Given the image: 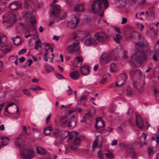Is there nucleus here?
<instances>
[{"label": "nucleus", "instance_id": "nucleus-37", "mask_svg": "<svg viewBox=\"0 0 159 159\" xmlns=\"http://www.w3.org/2000/svg\"><path fill=\"white\" fill-rule=\"evenodd\" d=\"M122 39V36L119 34H116V37L114 38V40L117 43H120V40Z\"/></svg>", "mask_w": 159, "mask_h": 159}, {"label": "nucleus", "instance_id": "nucleus-40", "mask_svg": "<svg viewBox=\"0 0 159 159\" xmlns=\"http://www.w3.org/2000/svg\"><path fill=\"white\" fill-rule=\"evenodd\" d=\"M119 146L122 149H127L128 148H129L130 147V145H125L122 143H120Z\"/></svg>", "mask_w": 159, "mask_h": 159}, {"label": "nucleus", "instance_id": "nucleus-48", "mask_svg": "<svg viewBox=\"0 0 159 159\" xmlns=\"http://www.w3.org/2000/svg\"><path fill=\"white\" fill-rule=\"evenodd\" d=\"M24 94L26 95L28 97H30L31 96V94L30 91L27 89H25L23 90Z\"/></svg>", "mask_w": 159, "mask_h": 159}, {"label": "nucleus", "instance_id": "nucleus-2", "mask_svg": "<svg viewBox=\"0 0 159 159\" xmlns=\"http://www.w3.org/2000/svg\"><path fill=\"white\" fill-rule=\"evenodd\" d=\"M89 35V32L88 30H77L73 32L72 35V39L77 38L81 41L87 38Z\"/></svg>", "mask_w": 159, "mask_h": 159}, {"label": "nucleus", "instance_id": "nucleus-5", "mask_svg": "<svg viewBox=\"0 0 159 159\" xmlns=\"http://www.w3.org/2000/svg\"><path fill=\"white\" fill-rule=\"evenodd\" d=\"M102 0H95L92 3L91 11L95 14L99 13L102 7Z\"/></svg>", "mask_w": 159, "mask_h": 159}, {"label": "nucleus", "instance_id": "nucleus-35", "mask_svg": "<svg viewBox=\"0 0 159 159\" xmlns=\"http://www.w3.org/2000/svg\"><path fill=\"white\" fill-rule=\"evenodd\" d=\"M30 89L32 90L33 91H36L39 90H44V88L42 87H40L39 86L37 85H34L31 87L30 88Z\"/></svg>", "mask_w": 159, "mask_h": 159}, {"label": "nucleus", "instance_id": "nucleus-17", "mask_svg": "<svg viewBox=\"0 0 159 159\" xmlns=\"http://www.w3.org/2000/svg\"><path fill=\"white\" fill-rule=\"evenodd\" d=\"M24 136L22 135L19 136L14 140L15 144L17 146H20L23 142H25V140L23 139Z\"/></svg>", "mask_w": 159, "mask_h": 159}, {"label": "nucleus", "instance_id": "nucleus-15", "mask_svg": "<svg viewBox=\"0 0 159 159\" xmlns=\"http://www.w3.org/2000/svg\"><path fill=\"white\" fill-rule=\"evenodd\" d=\"M79 43L78 41H76L71 46H70V52L73 51H77V54H80L79 51Z\"/></svg>", "mask_w": 159, "mask_h": 159}, {"label": "nucleus", "instance_id": "nucleus-41", "mask_svg": "<svg viewBox=\"0 0 159 159\" xmlns=\"http://www.w3.org/2000/svg\"><path fill=\"white\" fill-rule=\"evenodd\" d=\"M48 130L51 131L52 130V127L51 126H48L47 127H46L44 129V133L46 135H47L49 134L50 133V132H46V131Z\"/></svg>", "mask_w": 159, "mask_h": 159}, {"label": "nucleus", "instance_id": "nucleus-51", "mask_svg": "<svg viewBox=\"0 0 159 159\" xmlns=\"http://www.w3.org/2000/svg\"><path fill=\"white\" fill-rule=\"evenodd\" d=\"M97 141L98 140H97V139H95L93 141L92 146L93 150H94L97 146Z\"/></svg>", "mask_w": 159, "mask_h": 159}, {"label": "nucleus", "instance_id": "nucleus-20", "mask_svg": "<svg viewBox=\"0 0 159 159\" xmlns=\"http://www.w3.org/2000/svg\"><path fill=\"white\" fill-rule=\"evenodd\" d=\"M81 73L84 75H88L89 72V66L88 65L83 66L80 68Z\"/></svg>", "mask_w": 159, "mask_h": 159}, {"label": "nucleus", "instance_id": "nucleus-29", "mask_svg": "<svg viewBox=\"0 0 159 159\" xmlns=\"http://www.w3.org/2000/svg\"><path fill=\"white\" fill-rule=\"evenodd\" d=\"M26 16L29 18L31 19L30 23L33 25L36 23V20L34 16L30 13H26Z\"/></svg>", "mask_w": 159, "mask_h": 159}, {"label": "nucleus", "instance_id": "nucleus-36", "mask_svg": "<svg viewBox=\"0 0 159 159\" xmlns=\"http://www.w3.org/2000/svg\"><path fill=\"white\" fill-rule=\"evenodd\" d=\"M129 154L131 157H134L136 156L134 148L132 146L129 147Z\"/></svg>", "mask_w": 159, "mask_h": 159}, {"label": "nucleus", "instance_id": "nucleus-28", "mask_svg": "<svg viewBox=\"0 0 159 159\" xmlns=\"http://www.w3.org/2000/svg\"><path fill=\"white\" fill-rule=\"evenodd\" d=\"M102 123H101L102 125H97V123H95V127L96 129L99 130L100 134H102V131L104 129V127L105 126V124L104 121H102Z\"/></svg>", "mask_w": 159, "mask_h": 159}, {"label": "nucleus", "instance_id": "nucleus-22", "mask_svg": "<svg viewBox=\"0 0 159 159\" xmlns=\"http://www.w3.org/2000/svg\"><path fill=\"white\" fill-rule=\"evenodd\" d=\"M77 116L76 114L73 115L70 120V127L73 128L75 126L77 123Z\"/></svg>", "mask_w": 159, "mask_h": 159}, {"label": "nucleus", "instance_id": "nucleus-59", "mask_svg": "<svg viewBox=\"0 0 159 159\" xmlns=\"http://www.w3.org/2000/svg\"><path fill=\"white\" fill-rule=\"evenodd\" d=\"M127 52L125 51V50H124V54L123 56V57L124 59H127L128 57V56L127 55Z\"/></svg>", "mask_w": 159, "mask_h": 159}, {"label": "nucleus", "instance_id": "nucleus-26", "mask_svg": "<svg viewBox=\"0 0 159 159\" xmlns=\"http://www.w3.org/2000/svg\"><path fill=\"white\" fill-rule=\"evenodd\" d=\"M7 39L6 36L3 34H0V44L1 46V44L4 43V45L7 44Z\"/></svg>", "mask_w": 159, "mask_h": 159}, {"label": "nucleus", "instance_id": "nucleus-63", "mask_svg": "<svg viewBox=\"0 0 159 159\" xmlns=\"http://www.w3.org/2000/svg\"><path fill=\"white\" fill-rule=\"evenodd\" d=\"M3 63L2 61H0V72L2 71L3 69Z\"/></svg>", "mask_w": 159, "mask_h": 159}, {"label": "nucleus", "instance_id": "nucleus-50", "mask_svg": "<svg viewBox=\"0 0 159 159\" xmlns=\"http://www.w3.org/2000/svg\"><path fill=\"white\" fill-rule=\"evenodd\" d=\"M156 142L157 144L159 143V129H158L157 131V133L156 134Z\"/></svg>", "mask_w": 159, "mask_h": 159}, {"label": "nucleus", "instance_id": "nucleus-52", "mask_svg": "<svg viewBox=\"0 0 159 159\" xmlns=\"http://www.w3.org/2000/svg\"><path fill=\"white\" fill-rule=\"evenodd\" d=\"M136 26L137 28L141 30H142L144 27L143 25L139 23H137Z\"/></svg>", "mask_w": 159, "mask_h": 159}, {"label": "nucleus", "instance_id": "nucleus-1", "mask_svg": "<svg viewBox=\"0 0 159 159\" xmlns=\"http://www.w3.org/2000/svg\"><path fill=\"white\" fill-rule=\"evenodd\" d=\"M137 71L139 73L140 76L136 82H133V85L134 89H136L138 92L140 93L143 91V87L145 85L144 76L142 75L141 72L139 70H137Z\"/></svg>", "mask_w": 159, "mask_h": 159}, {"label": "nucleus", "instance_id": "nucleus-56", "mask_svg": "<svg viewBox=\"0 0 159 159\" xmlns=\"http://www.w3.org/2000/svg\"><path fill=\"white\" fill-rule=\"evenodd\" d=\"M51 113H49V115L46 118V121H45L46 124H47L48 123L49 121V120L51 118Z\"/></svg>", "mask_w": 159, "mask_h": 159}, {"label": "nucleus", "instance_id": "nucleus-24", "mask_svg": "<svg viewBox=\"0 0 159 159\" xmlns=\"http://www.w3.org/2000/svg\"><path fill=\"white\" fill-rule=\"evenodd\" d=\"M92 116V115L90 112L86 113L84 116L83 120L87 123L91 120Z\"/></svg>", "mask_w": 159, "mask_h": 159}, {"label": "nucleus", "instance_id": "nucleus-54", "mask_svg": "<svg viewBox=\"0 0 159 159\" xmlns=\"http://www.w3.org/2000/svg\"><path fill=\"white\" fill-rule=\"evenodd\" d=\"M59 134V131L58 129H55L53 132V134L55 136H57Z\"/></svg>", "mask_w": 159, "mask_h": 159}, {"label": "nucleus", "instance_id": "nucleus-49", "mask_svg": "<svg viewBox=\"0 0 159 159\" xmlns=\"http://www.w3.org/2000/svg\"><path fill=\"white\" fill-rule=\"evenodd\" d=\"M102 2L104 5V7L105 8H107L109 6V3L107 0H102Z\"/></svg>", "mask_w": 159, "mask_h": 159}, {"label": "nucleus", "instance_id": "nucleus-7", "mask_svg": "<svg viewBox=\"0 0 159 159\" xmlns=\"http://www.w3.org/2000/svg\"><path fill=\"white\" fill-rule=\"evenodd\" d=\"M127 79V77L125 73L120 74L117 78L116 83L117 87H120L124 85Z\"/></svg>", "mask_w": 159, "mask_h": 159}, {"label": "nucleus", "instance_id": "nucleus-47", "mask_svg": "<svg viewBox=\"0 0 159 159\" xmlns=\"http://www.w3.org/2000/svg\"><path fill=\"white\" fill-rule=\"evenodd\" d=\"M70 107V105L65 106L62 105L61 106V110L63 111H65L68 110Z\"/></svg>", "mask_w": 159, "mask_h": 159}, {"label": "nucleus", "instance_id": "nucleus-58", "mask_svg": "<svg viewBox=\"0 0 159 159\" xmlns=\"http://www.w3.org/2000/svg\"><path fill=\"white\" fill-rule=\"evenodd\" d=\"M26 49H22L21 50H20L19 52H18V53L20 55L22 54L23 53H24L26 52Z\"/></svg>", "mask_w": 159, "mask_h": 159}, {"label": "nucleus", "instance_id": "nucleus-21", "mask_svg": "<svg viewBox=\"0 0 159 159\" xmlns=\"http://www.w3.org/2000/svg\"><path fill=\"white\" fill-rule=\"evenodd\" d=\"M74 9L75 11L83 12L85 10L84 4H81L76 5L74 7Z\"/></svg>", "mask_w": 159, "mask_h": 159}, {"label": "nucleus", "instance_id": "nucleus-12", "mask_svg": "<svg viewBox=\"0 0 159 159\" xmlns=\"http://www.w3.org/2000/svg\"><path fill=\"white\" fill-rule=\"evenodd\" d=\"M110 55L109 54L105 53L102 54L100 57V61L102 64H106L111 60Z\"/></svg>", "mask_w": 159, "mask_h": 159}, {"label": "nucleus", "instance_id": "nucleus-14", "mask_svg": "<svg viewBox=\"0 0 159 159\" xmlns=\"http://www.w3.org/2000/svg\"><path fill=\"white\" fill-rule=\"evenodd\" d=\"M53 8L52 14L55 16L58 17L61 11V7L59 5L56 4L54 6Z\"/></svg>", "mask_w": 159, "mask_h": 159}, {"label": "nucleus", "instance_id": "nucleus-42", "mask_svg": "<svg viewBox=\"0 0 159 159\" xmlns=\"http://www.w3.org/2000/svg\"><path fill=\"white\" fill-rule=\"evenodd\" d=\"M108 76H109V74H107L103 75L101 80L100 82V83L102 84L104 83L106 81L107 77Z\"/></svg>", "mask_w": 159, "mask_h": 159}, {"label": "nucleus", "instance_id": "nucleus-43", "mask_svg": "<svg viewBox=\"0 0 159 159\" xmlns=\"http://www.w3.org/2000/svg\"><path fill=\"white\" fill-rule=\"evenodd\" d=\"M98 157L99 159H103L105 154L101 150L98 152Z\"/></svg>", "mask_w": 159, "mask_h": 159}, {"label": "nucleus", "instance_id": "nucleus-18", "mask_svg": "<svg viewBox=\"0 0 159 159\" xmlns=\"http://www.w3.org/2000/svg\"><path fill=\"white\" fill-rule=\"evenodd\" d=\"M84 44L87 46L96 45L97 44V43L95 39L89 38L85 41Z\"/></svg>", "mask_w": 159, "mask_h": 159}, {"label": "nucleus", "instance_id": "nucleus-34", "mask_svg": "<svg viewBox=\"0 0 159 159\" xmlns=\"http://www.w3.org/2000/svg\"><path fill=\"white\" fill-rule=\"evenodd\" d=\"M21 39L19 37H16L13 39V42L15 45H18L21 43Z\"/></svg>", "mask_w": 159, "mask_h": 159}, {"label": "nucleus", "instance_id": "nucleus-61", "mask_svg": "<svg viewBox=\"0 0 159 159\" xmlns=\"http://www.w3.org/2000/svg\"><path fill=\"white\" fill-rule=\"evenodd\" d=\"M127 20L126 18L124 17H123L122 18V21L121 22V23L122 24H124L126 23L127 22Z\"/></svg>", "mask_w": 159, "mask_h": 159}, {"label": "nucleus", "instance_id": "nucleus-45", "mask_svg": "<svg viewBox=\"0 0 159 159\" xmlns=\"http://www.w3.org/2000/svg\"><path fill=\"white\" fill-rule=\"evenodd\" d=\"M136 45L138 46L140 48L143 49L145 47V44L144 43H141V42H138L136 43H135Z\"/></svg>", "mask_w": 159, "mask_h": 159}, {"label": "nucleus", "instance_id": "nucleus-55", "mask_svg": "<svg viewBox=\"0 0 159 159\" xmlns=\"http://www.w3.org/2000/svg\"><path fill=\"white\" fill-rule=\"evenodd\" d=\"M56 156L54 155H49L48 156L46 159H56Z\"/></svg>", "mask_w": 159, "mask_h": 159}, {"label": "nucleus", "instance_id": "nucleus-31", "mask_svg": "<svg viewBox=\"0 0 159 159\" xmlns=\"http://www.w3.org/2000/svg\"><path fill=\"white\" fill-rule=\"evenodd\" d=\"M44 67L45 71L48 73L51 72L54 70L52 66L48 65H45Z\"/></svg>", "mask_w": 159, "mask_h": 159}, {"label": "nucleus", "instance_id": "nucleus-9", "mask_svg": "<svg viewBox=\"0 0 159 159\" xmlns=\"http://www.w3.org/2000/svg\"><path fill=\"white\" fill-rule=\"evenodd\" d=\"M81 139L78 137L75 138L70 146L71 149L74 151L78 150L79 147L80 145Z\"/></svg>", "mask_w": 159, "mask_h": 159}, {"label": "nucleus", "instance_id": "nucleus-64", "mask_svg": "<svg viewBox=\"0 0 159 159\" xmlns=\"http://www.w3.org/2000/svg\"><path fill=\"white\" fill-rule=\"evenodd\" d=\"M106 131L108 132L109 133H110L112 131V129L111 128L108 127L107 129H106Z\"/></svg>", "mask_w": 159, "mask_h": 159}, {"label": "nucleus", "instance_id": "nucleus-33", "mask_svg": "<svg viewBox=\"0 0 159 159\" xmlns=\"http://www.w3.org/2000/svg\"><path fill=\"white\" fill-rule=\"evenodd\" d=\"M0 139L2 140L1 143L2 145H0V148L2 145H6L8 143L9 139L7 137L1 138Z\"/></svg>", "mask_w": 159, "mask_h": 159}, {"label": "nucleus", "instance_id": "nucleus-19", "mask_svg": "<svg viewBox=\"0 0 159 159\" xmlns=\"http://www.w3.org/2000/svg\"><path fill=\"white\" fill-rule=\"evenodd\" d=\"M9 7L11 10H14L20 7L21 4L20 3L16 2L11 3L9 4Z\"/></svg>", "mask_w": 159, "mask_h": 159}, {"label": "nucleus", "instance_id": "nucleus-23", "mask_svg": "<svg viewBox=\"0 0 159 159\" xmlns=\"http://www.w3.org/2000/svg\"><path fill=\"white\" fill-rule=\"evenodd\" d=\"M1 50L4 52L6 53L10 51L11 48L9 47L8 44L4 45V43L1 44Z\"/></svg>", "mask_w": 159, "mask_h": 159}, {"label": "nucleus", "instance_id": "nucleus-3", "mask_svg": "<svg viewBox=\"0 0 159 159\" xmlns=\"http://www.w3.org/2000/svg\"><path fill=\"white\" fill-rule=\"evenodd\" d=\"M131 57L133 60L141 64L143 61L146 59V55L144 52L140 51H139L133 54Z\"/></svg>", "mask_w": 159, "mask_h": 159}, {"label": "nucleus", "instance_id": "nucleus-39", "mask_svg": "<svg viewBox=\"0 0 159 159\" xmlns=\"http://www.w3.org/2000/svg\"><path fill=\"white\" fill-rule=\"evenodd\" d=\"M116 65L114 63H112L111 64L110 68V70L111 72H114L116 71Z\"/></svg>", "mask_w": 159, "mask_h": 159}, {"label": "nucleus", "instance_id": "nucleus-62", "mask_svg": "<svg viewBox=\"0 0 159 159\" xmlns=\"http://www.w3.org/2000/svg\"><path fill=\"white\" fill-rule=\"evenodd\" d=\"M67 14L66 13H64L62 16L60 18L59 20H61L65 18L67 16Z\"/></svg>", "mask_w": 159, "mask_h": 159}, {"label": "nucleus", "instance_id": "nucleus-10", "mask_svg": "<svg viewBox=\"0 0 159 159\" xmlns=\"http://www.w3.org/2000/svg\"><path fill=\"white\" fill-rule=\"evenodd\" d=\"M71 17L72 20L70 21V29H74L78 26L80 19L74 14L72 15Z\"/></svg>", "mask_w": 159, "mask_h": 159}, {"label": "nucleus", "instance_id": "nucleus-46", "mask_svg": "<svg viewBox=\"0 0 159 159\" xmlns=\"http://www.w3.org/2000/svg\"><path fill=\"white\" fill-rule=\"evenodd\" d=\"M106 157L109 159H112L113 158L114 156L113 154L111 152L106 153L105 154Z\"/></svg>", "mask_w": 159, "mask_h": 159}, {"label": "nucleus", "instance_id": "nucleus-6", "mask_svg": "<svg viewBox=\"0 0 159 159\" xmlns=\"http://www.w3.org/2000/svg\"><path fill=\"white\" fill-rule=\"evenodd\" d=\"M35 154L32 148L24 149L21 152L22 156L24 159H31L34 157Z\"/></svg>", "mask_w": 159, "mask_h": 159}, {"label": "nucleus", "instance_id": "nucleus-44", "mask_svg": "<svg viewBox=\"0 0 159 159\" xmlns=\"http://www.w3.org/2000/svg\"><path fill=\"white\" fill-rule=\"evenodd\" d=\"M78 135V133L75 131H72L70 132V139L74 137H77Z\"/></svg>", "mask_w": 159, "mask_h": 159}, {"label": "nucleus", "instance_id": "nucleus-60", "mask_svg": "<svg viewBox=\"0 0 159 159\" xmlns=\"http://www.w3.org/2000/svg\"><path fill=\"white\" fill-rule=\"evenodd\" d=\"M57 78L59 79H62L63 78V76L60 74H55Z\"/></svg>", "mask_w": 159, "mask_h": 159}, {"label": "nucleus", "instance_id": "nucleus-11", "mask_svg": "<svg viewBox=\"0 0 159 159\" xmlns=\"http://www.w3.org/2000/svg\"><path fill=\"white\" fill-rule=\"evenodd\" d=\"M62 120H63L61 122V125H63L67 124V126L68 127L70 126V110H68L67 112V114L65 116H63L61 118Z\"/></svg>", "mask_w": 159, "mask_h": 159}, {"label": "nucleus", "instance_id": "nucleus-8", "mask_svg": "<svg viewBox=\"0 0 159 159\" xmlns=\"http://www.w3.org/2000/svg\"><path fill=\"white\" fill-rule=\"evenodd\" d=\"M3 18H5L6 20H3V22H7L12 25L14 24L16 21V16L15 14L11 13L8 16H2Z\"/></svg>", "mask_w": 159, "mask_h": 159}, {"label": "nucleus", "instance_id": "nucleus-27", "mask_svg": "<svg viewBox=\"0 0 159 159\" xmlns=\"http://www.w3.org/2000/svg\"><path fill=\"white\" fill-rule=\"evenodd\" d=\"M16 112L14 114H11V117L14 119H17L20 116V114L19 112V109L18 107L17 106H16Z\"/></svg>", "mask_w": 159, "mask_h": 159}, {"label": "nucleus", "instance_id": "nucleus-32", "mask_svg": "<svg viewBox=\"0 0 159 159\" xmlns=\"http://www.w3.org/2000/svg\"><path fill=\"white\" fill-rule=\"evenodd\" d=\"M37 151L38 154L43 155L46 153L45 150L43 148L38 147L37 148Z\"/></svg>", "mask_w": 159, "mask_h": 159}, {"label": "nucleus", "instance_id": "nucleus-13", "mask_svg": "<svg viewBox=\"0 0 159 159\" xmlns=\"http://www.w3.org/2000/svg\"><path fill=\"white\" fill-rule=\"evenodd\" d=\"M83 61V58L82 56H77L74 59L73 65L76 67H80Z\"/></svg>", "mask_w": 159, "mask_h": 159}, {"label": "nucleus", "instance_id": "nucleus-30", "mask_svg": "<svg viewBox=\"0 0 159 159\" xmlns=\"http://www.w3.org/2000/svg\"><path fill=\"white\" fill-rule=\"evenodd\" d=\"M146 138V135L145 134L143 133L142 135L140 137V141L138 143V144H139L140 147L142 146L141 143H143V141H145Z\"/></svg>", "mask_w": 159, "mask_h": 159}, {"label": "nucleus", "instance_id": "nucleus-4", "mask_svg": "<svg viewBox=\"0 0 159 159\" xmlns=\"http://www.w3.org/2000/svg\"><path fill=\"white\" fill-rule=\"evenodd\" d=\"M94 36L98 42L102 44L107 42L109 39L108 36L103 32L95 33L94 34Z\"/></svg>", "mask_w": 159, "mask_h": 159}, {"label": "nucleus", "instance_id": "nucleus-38", "mask_svg": "<svg viewBox=\"0 0 159 159\" xmlns=\"http://www.w3.org/2000/svg\"><path fill=\"white\" fill-rule=\"evenodd\" d=\"M35 43L36 45L35 48L36 49L38 50V48H41L42 46L41 41L39 39H38L36 41H35Z\"/></svg>", "mask_w": 159, "mask_h": 159}, {"label": "nucleus", "instance_id": "nucleus-16", "mask_svg": "<svg viewBox=\"0 0 159 159\" xmlns=\"http://www.w3.org/2000/svg\"><path fill=\"white\" fill-rule=\"evenodd\" d=\"M136 123L137 126L140 128H142L143 126V119L139 115L136 116Z\"/></svg>", "mask_w": 159, "mask_h": 159}, {"label": "nucleus", "instance_id": "nucleus-53", "mask_svg": "<svg viewBox=\"0 0 159 159\" xmlns=\"http://www.w3.org/2000/svg\"><path fill=\"white\" fill-rule=\"evenodd\" d=\"M25 8H28L30 12H33V11H30V7L29 6V4L26 1V0L25 1Z\"/></svg>", "mask_w": 159, "mask_h": 159}, {"label": "nucleus", "instance_id": "nucleus-25", "mask_svg": "<svg viewBox=\"0 0 159 159\" xmlns=\"http://www.w3.org/2000/svg\"><path fill=\"white\" fill-rule=\"evenodd\" d=\"M80 73L77 71L70 73V77L74 80H78L80 76Z\"/></svg>", "mask_w": 159, "mask_h": 159}, {"label": "nucleus", "instance_id": "nucleus-57", "mask_svg": "<svg viewBox=\"0 0 159 159\" xmlns=\"http://www.w3.org/2000/svg\"><path fill=\"white\" fill-rule=\"evenodd\" d=\"M102 121H103V120H102L101 118V117H97L96 119V123H97V125L99 123L98 122H100L101 123H102Z\"/></svg>", "mask_w": 159, "mask_h": 159}]
</instances>
